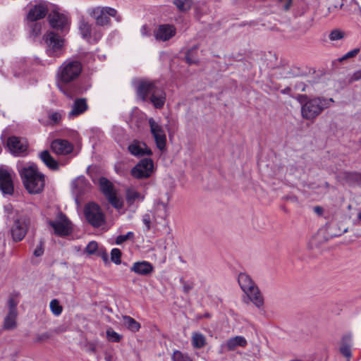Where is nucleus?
<instances>
[{"label":"nucleus","mask_w":361,"mask_h":361,"mask_svg":"<svg viewBox=\"0 0 361 361\" xmlns=\"http://www.w3.org/2000/svg\"><path fill=\"white\" fill-rule=\"evenodd\" d=\"M137 99L142 102L149 101L157 109L164 106L166 94L164 90L155 83L147 79H136L133 82Z\"/></svg>","instance_id":"obj_1"},{"label":"nucleus","mask_w":361,"mask_h":361,"mask_svg":"<svg viewBox=\"0 0 361 361\" xmlns=\"http://www.w3.org/2000/svg\"><path fill=\"white\" fill-rule=\"evenodd\" d=\"M18 172L25 189L30 193L37 194L43 190L44 176L38 170L34 163L21 164L18 166Z\"/></svg>","instance_id":"obj_2"},{"label":"nucleus","mask_w":361,"mask_h":361,"mask_svg":"<svg viewBox=\"0 0 361 361\" xmlns=\"http://www.w3.org/2000/svg\"><path fill=\"white\" fill-rule=\"evenodd\" d=\"M297 101L301 105V114L306 120H313L333 102V99L314 97L309 99L306 94H298Z\"/></svg>","instance_id":"obj_3"},{"label":"nucleus","mask_w":361,"mask_h":361,"mask_svg":"<svg viewBox=\"0 0 361 361\" xmlns=\"http://www.w3.org/2000/svg\"><path fill=\"white\" fill-rule=\"evenodd\" d=\"M81 71L82 65L76 60L67 59L59 67L57 71L58 86L68 97L72 98L73 95L65 90L62 85L68 84L76 80Z\"/></svg>","instance_id":"obj_4"},{"label":"nucleus","mask_w":361,"mask_h":361,"mask_svg":"<svg viewBox=\"0 0 361 361\" xmlns=\"http://www.w3.org/2000/svg\"><path fill=\"white\" fill-rule=\"evenodd\" d=\"M238 283L250 301L257 307L264 304L263 298L252 279L245 273H240L238 277Z\"/></svg>","instance_id":"obj_5"},{"label":"nucleus","mask_w":361,"mask_h":361,"mask_svg":"<svg viewBox=\"0 0 361 361\" xmlns=\"http://www.w3.org/2000/svg\"><path fill=\"white\" fill-rule=\"evenodd\" d=\"M87 13L95 20L97 25L105 26L111 23L110 16L115 18L119 22L121 20L120 16L117 15V11L109 6L90 7L87 9Z\"/></svg>","instance_id":"obj_6"},{"label":"nucleus","mask_w":361,"mask_h":361,"mask_svg":"<svg viewBox=\"0 0 361 361\" xmlns=\"http://www.w3.org/2000/svg\"><path fill=\"white\" fill-rule=\"evenodd\" d=\"M64 53L65 40L63 37L54 32L47 33V56L53 59L49 63H52Z\"/></svg>","instance_id":"obj_7"},{"label":"nucleus","mask_w":361,"mask_h":361,"mask_svg":"<svg viewBox=\"0 0 361 361\" xmlns=\"http://www.w3.org/2000/svg\"><path fill=\"white\" fill-rule=\"evenodd\" d=\"M49 224L53 230V233L56 236L66 237L73 232L71 221L60 211H58L54 220L49 221Z\"/></svg>","instance_id":"obj_8"},{"label":"nucleus","mask_w":361,"mask_h":361,"mask_svg":"<svg viewBox=\"0 0 361 361\" xmlns=\"http://www.w3.org/2000/svg\"><path fill=\"white\" fill-rule=\"evenodd\" d=\"M102 26L93 25L82 19L79 23V30L83 39L89 43H97L102 37L104 32Z\"/></svg>","instance_id":"obj_9"},{"label":"nucleus","mask_w":361,"mask_h":361,"mask_svg":"<svg viewBox=\"0 0 361 361\" xmlns=\"http://www.w3.org/2000/svg\"><path fill=\"white\" fill-rule=\"evenodd\" d=\"M48 14L50 25L57 30H63L68 23V17L60 12V8L55 4L47 3V15Z\"/></svg>","instance_id":"obj_10"},{"label":"nucleus","mask_w":361,"mask_h":361,"mask_svg":"<svg viewBox=\"0 0 361 361\" xmlns=\"http://www.w3.org/2000/svg\"><path fill=\"white\" fill-rule=\"evenodd\" d=\"M154 166L152 159L144 158L131 169L130 175L135 179L149 178L154 173Z\"/></svg>","instance_id":"obj_11"},{"label":"nucleus","mask_w":361,"mask_h":361,"mask_svg":"<svg viewBox=\"0 0 361 361\" xmlns=\"http://www.w3.org/2000/svg\"><path fill=\"white\" fill-rule=\"evenodd\" d=\"M19 300L17 298V294L9 298L8 300V311L4 318L3 328L4 330H13L17 326L18 311L17 305Z\"/></svg>","instance_id":"obj_12"},{"label":"nucleus","mask_w":361,"mask_h":361,"mask_svg":"<svg viewBox=\"0 0 361 361\" xmlns=\"http://www.w3.org/2000/svg\"><path fill=\"white\" fill-rule=\"evenodd\" d=\"M87 221L94 227H99L105 223V216L100 207L94 203H89L85 207Z\"/></svg>","instance_id":"obj_13"},{"label":"nucleus","mask_w":361,"mask_h":361,"mask_svg":"<svg viewBox=\"0 0 361 361\" xmlns=\"http://www.w3.org/2000/svg\"><path fill=\"white\" fill-rule=\"evenodd\" d=\"M71 187L75 202L79 204L82 196L90 191L91 185L85 176H80L72 180Z\"/></svg>","instance_id":"obj_14"},{"label":"nucleus","mask_w":361,"mask_h":361,"mask_svg":"<svg viewBox=\"0 0 361 361\" xmlns=\"http://www.w3.org/2000/svg\"><path fill=\"white\" fill-rule=\"evenodd\" d=\"M99 188L102 193L107 198L109 203L115 208L122 207L121 200L116 196L112 183L106 178L102 177L99 180Z\"/></svg>","instance_id":"obj_15"},{"label":"nucleus","mask_w":361,"mask_h":361,"mask_svg":"<svg viewBox=\"0 0 361 361\" xmlns=\"http://www.w3.org/2000/svg\"><path fill=\"white\" fill-rule=\"evenodd\" d=\"M29 224L30 221L25 216H20L14 221L11 228V235L13 240L18 242L24 238L27 233Z\"/></svg>","instance_id":"obj_16"},{"label":"nucleus","mask_w":361,"mask_h":361,"mask_svg":"<svg viewBox=\"0 0 361 361\" xmlns=\"http://www.w3.org/2000/svg\"><path fill=\"white\" fill-rule=\"evenodd\" d=\"M149 125L157 148L164 150L166 147V136L162 126L153 118H149Z\"/></svg>","instance_id":"obj_17"},{"label":"nucleus","mask_w":361,"mask_h":361,"mask_svg":"<svg viewBox=\"0 0 361 361\" xmlns=\"http://www.w3.org/2000/svg\"><path fill=\"white\" fill-rule=\"evenodd\" d=\"M176 34V27L173 24L164 23L157 26L154 31L156 40L166 42L172 39Z\"/></svg>","instance_id":"obj_18"},{"label":"nucleus","mask_w":361,"mask_h":361,"mask_svg":"<svg viewBox=\"0 0 361 361\" xmlns=\"http://www.w3.org/2000/svg\"><path fill=\"white\" fill-rule=\"evenodd\" d=\"M0 190L3 193L11 195L13 192V174L6 169H0Z\"/></svg>","instance_id":"obj_19"},{"label":"nucleus","mask_w":361,"mask_h":361,"mask_svg":"<svg viewBox=\"0 0 361 361\" xmlns=\"http://www.w3.org/2000/svg\"><path fill=\"white\" fill-rule=\"evenodd\" d=\"M7 147L12 154L20 155L26 152L27 143L24 139L13 136L8 139Z\"/></svg>","instance_id":"obj_20"},{"label":"nucleus","mask_w":361,"mask_h":361,"mask_svg":"<svg viewBox=\"0 0 361 361\" xmlns=\"http://www.w3.org/2000/svg\"><path fill=\"white\" fill-rule=\"evenodd\" d=\"M130 153L135 157H143L152 154V150L143 142L133 140L128 147Z\"/></svg>","instance_id":"obj_21"},{"label":"nucleus","mask_w":361,"mask_h":361,"mask_svg":"<svg viewBox=\"0 0 361 361\" xmlns=\"http://www.w3.org/2000/svg\"><path fill=\"white\" fill-rule=\"evenodd\" d=\"M247 344V340L242 336H236L226 341V343L221 344V350L223 351H233L238 347H245Z\"/></svg>","instance_id":"obj_22"},{"label":"nucleus","mask_w":361,"mask_h":361,"mask_svg":"<svg viewBox=\"0 0 361 361\" xmlns=\"http://www.w3.org/2000/svg\"><path fill=\"white\" fill-rule=\"evenodd\" d=\"M51 147L53 152L59 154H68L73 149L72 144L63 139L54 140L51 142Z\"/></svg>","instance_id":"obj_23"},{"label":"nucleus","mask_w":361,"mask_h":361,"mask_svg":"<svg viewBox=\"0 0 361 361\" xmlns=\"http://www.w3.org/2000/svg\"><path fill=\"white\" fill-rule=\"evenodd\" d=\"M87 109L86 99L84 98L76 99L71 107V110L68 113V118H73L80 116L85 112Z\"/></svg>","instance_id":"obj_24"},{"label":"nucleus","mask_w":361,"mask_h":361,"mask_svg":"<svg viewBox=\"0 0 361 361\" xmlns=\"http://www.w3.org/2000/svg\"><path fill=\"white\" fill-rule=\"evenodd\" d=\"M153 269L152 264L147 261L134 262L130 267V271L143 276L151 274Z\"/></svg>","instance_id":"obj_25"},{"label":"nucleus","mask_w":361,"mask_h":361,"mask_svg":"<svg viewBox=\"0 0 361 361\" xmlns=\"http://www.w3.org/2000/svg\"><path fill=\"white\" fill-rule=\"evenodd\" d=\"M45 16V6L42 2L35 5L32 8L30 9L27 19L31 22L36 21Z\"/></svg>","instance_id":"obj_26"},{"label":"nucleus","mask_w":361,"mask_h":361,"mask_svg":"<svg viewBox=\"0 0 361 361\" xmlns=\"http://www.w3.org/2000/svg\"><path fill=\"white\" fill-rule=\"evenodd\" d=\"M169 215L168 206L164 202H158L154 207V219L157 223H159V220H166Z\"/></svg>","instance_id":"obj_27"},{"label":"nucleus","mask_w":361,"mask_h":361,"mask_svg":"<svg viewBox=\"0 0 361 361\" xmlns=\"http://www.w3.org/2000/svg\"><path fill=\"white\" fill-rule=\"evenodd\" d=\"M191 344L194 348L200 349L207 344V339L204 335L198 331L192 333Z\"/></svg>","instance_id":"obj_28"},{"label":"nucleus","mask_w":361,"mask_h":361,"mask_svg":"<svg viewBox=\"0 0 361 361\" xmlns=\"http://www.w3.org/2000/svg\"><path fill=\"white\" fill-rule=\"evenodd\" d=\"M144 200V195L133 188H128L126 190V200L129 204L136 201L141 202Z\"/></svg>","instance_id":"obj_29"},{"label":"nucleus","mask_w":361,"mask_h":361,"mask_svg":"<svg viewBox=\"0 0 361 361\" xmlns=\"http://www.w3.org/2000/svg\"><path fill=\"white\" fill-rule=\"evenodd\" d=\"M125 326L133 332L137 331L140 328V324L130 316L123 317Z\"/></svg>","instance_id":"obj_30"},{"label":"nucleus","mask_w":361,"mask_h":361,"mask_svg":"<svg viewBox=\"0 0 361 361\" xmlns=\"http://www.w3.org/2000/svg\"><path fill=\"white\" fill-rule=\"evenodd\" d=\"M44 252V243L43 241H40L33 252V257L31 261L33 264H37L39 262L38 258L43 255Z\"/></svg>","instance_id":"obj_31"},{"label":"nucleus","mask_w":361,"mask_h":361,"mask_svg":"<svg viewBox=\"0 0 361 361\" xmlns=\"http://www.w3.org/2000/svg\"><path fill=\"white\" fill-rule=\"evenodd\" d=\"M173 4L181 12H186L190 9L192 0H174Z\"/></svg>","instance_id":"obj_32"},{"label":"nucleus","mask_w":361,"mask_h":361,"mask_svg":"<svg viewBox=\"0 0 361 361\" xmlns=\"http://www.w3.org/2000/svg\"><path fill=\"white\" fill-rule=\"evenodd\" d=\"M63 113L60 111H50L49 114V118L52 125H57L62 121Z\"/></svg>","instance_id":"obj_33"},{"label":"nucleus","mask_w":361,"mask_h":361,"mask_svg":"<svg viewBox=\"0 0 361 361\" xmlns=\"http://www.w3.org/2000/svg\"><path fill=\"white\" fill-rule=\"evenodd\" d=\"M49 307L51 312L55 316L60 315L63 310L62 306L60 305L59 300H57L56 299H54L50 302Z\"/></svg>","instance_id":"obj_34"},{"label":"nucleus","mask_w":361,"mask_h":361,"mask_svg":"<svg viewBox=\"0 0 361 361\" xmlns=\"http://www.w3.org/2000/svg\"><path fill=\"white\" fill-rule=\"evenodd\" d=\"M59 166V163L47 152V167L52 171H58Z\"/></svg>","instance_id":"obj_35"},{"label":"nucleus","mask_w":361,"mask_h":361,"mask_svg":"<svg viewBox=\"0 0 361 361\" xmlns=\"http://www.w3.org/2000/svg\"><path fill=\"white\" fill-rule=\"evenodd\" d=\"M106 333L108 341L111 342H119L121 338V336L111 328L108 329Z\"/></svg>","instance_id":"obj_36"},{"label":"nucleus","mask_w":361,"mask_h":361,"mask_svg":"<svg viewBox=\"0 0 361 361\" xmlns=\"http://www.w3.org/2000/svg\"><path fill=\"white\" fill-rule=\"evenodd\" d=\"M121 252L118 248H114L111 251V261L115 263L116 264H120L121 261Z\"/></svg>","instance_id":"obj_37"},{"label":"nucleus","mask_w":361,"mask_h":361,"mask_svg":"<svg viewBox=\"0 0 361 361\" xmlns=\"http://www.w3.org/2000/svg\"><path fill=\"white\" fill-rule=\"evenodd\" d=\"M173 361H192L190 357L187 354L182 353L181 352L176 350L173 355Z\"/></svg>","instance_id":"obj_38"},{"label":"nucleus","mask_w":361,"mask_h":361,"mask_svg":"<svg viewBox=\"0 0 361 361\" xmlns=\"http://www.w3.org/2000/svg\"><path fill=\"white\" fill-rule=\"evenodd\" d=\"M329 37L331 41L339 40L344 37V33L340 30H334L330 32Z\"/></svg>","instance_id":"obj_39"},{"label":"nucleus","mask_w":361,"mask_h":361,"mask_svg":"<svg viewBox=\"0 0 361 361\" xmlns=\"http://www.w3.org/2000/svg\"><path fill=\"white\" fill-rule=\"evenodd\" d=\"M133 237H134L133 232L129 231L125 235H120L117 236L116 238V243L117 245H121L123 243H124L125 241H126L127 240L131 239Z\"/></svg>","instance_id":"obj_40"},{"label":"nucleus","mask_w":361,"mask_h":361,"mask_svg":"<svg viewBox=\"0 0 361 361\" xmlns=\"http://www.w3.org/2000/svg\"><path fill=\"white\" fill-rule=\"evenodd\" d=\"M142 221L145 225V231H148L152 226V216L149 213L145 214L142 216Z\"/></svg>","instance_id":"obj_41"},{"label":"nucleus","mask_w":361,"mask_h":361,"mask_svg":"<svg viewBox=\"0 0 361 361\" xmlns=\"http://www.w3.org/2000/svg\"><path fill=\"white\" fill-rule=\"evenodd\" d=\"M350 348V345L348 344H342L340 348L341 353L348 359L350 358L352 356Z\"/></svg>","instance_id":"obj_42"},{"label":"nucleus","mask_w":361,"mask_h":361,"mask_svg":"<svg viewBox=\"0 0 361 361\" xmlns=\"http://www.w3.org/2000/svg\"><path fill=\"white\" fill-rule=\"evenodd\" d=\"M196 51L197 48L193 47L186 53L185 59L189 64L195 63L197 62V59L193 57V54Z\"/></svg>","instance_id":"obj_43"},{"label":"nucleus","mask_w":361,"mask_h":361,"mask_svg":"<svg viewBox=\"0 0 361 361\" xmlns=\"http://www.w3.org/2000/svg\"><path fill=\"white\" fill-rule=\"evenodd\" d=\"M359 52H360V49H358V48L350 50V51H348L345 54H344L342 57L338 59V61H343L348 59L355 57Z\"/></svg>","instance_id":"obj_44"},{"label":"nucleus","mask_w":361,"mask_h":361,"mask_svg":"<svg viewBox=\"0 0 361 361\" xmlns=\"http://www.w3.org/2000/svg\"><path fill=\"white\" fill-rule=\"evenodd\" d=\"M41 28L42 26L39 23H35L33 24L32 27L31 35L34 39L37 38L39 36V35L41 32Z\"/></svg>","instance_id":"obj_45"},{"label":"nucleus","mask_w":361,"mask_h":361,"mask_svg":"<svg viewBox=\"0 0 361 361\" xmlns=\"http://www.w3.org/2000/svg\"><path fill=\"white\" fill-rule=\"evenodd\" d=\"M98 247L97 243L95 241H91L86 246V252L92 255L95 252Z\"/></svg>","instance_id":"obj_46"},{"label":"nucleus","mask_w":361,"mask_h":361,"mask_svg":"<svg viewBox=\"0 0 361 361\" xmlns=\"http://www.w3.org/2000/svg\"><path fill=\"white\" fill-rule=\"evenodd\" d=\"M180 281L181 283L183 284V290L184 293H189L193 288V285L192 283L185 281L183 279H180Z\"/></svg>","instance_id":"obj_47"},{"label":"nucleus","mask_w":361,"mask_h":361,"mask_svg":"<svg viewBox=\"0 0 361 361\" xmlns=\"http://www.w3.org/2000/svg\"><path fill=\"white\" fill-rule=\"evenodd\" d=\"M140 34L143 37H150L151 30L147 25H143L140 27Z\"/></svg>","instance_id":"obj_48"},{"label":"nucleus","mask_w":361,"mask_h":361,"mask_svg":"<svg viewBox=\"0 0 361 361\" xmlns=\"http://www.w3.org/2000/svg\"><path fill=\"white\" fill-rule=\"evenodd\" d=\"M279 4L283 6V9L285 11H287L289 9L292 0H277Z\"/></svg>","instance_id":"obj_49"},{"label":"nucleus","mask_w":361,"mask_h":361,"mask_svg":"<svg viewBox=\"0 0 361 361\" xmlns=\"http://www.w3.org/2000/svg\"><path fill=\"white\" fill-rule=\"evenodd\" d=\"M352 339H353V336L351 334H346L343 337L342 344H348V345H351Z\"/></svg>","instance_id":"obj_50"},{"label":"nucleus","mask_w":361,"mask_h":361,"mask_svg":"<svg viewBox=\"0 0 361 361\" xmlns=\"http://www.w3.org/2000/svg\"><path fill=\"white\" fill-rule=\"evenodd\" d=\"M39 157L42 159V161L45 163V150L42 151L39 154Z\"/></svg>","instance_id":"obj_51"},{"label":"nucleus","mask_w":361,"mask_h":361,"mask_svg":"<svg viewBox=\"0 0 361 361\" xmlns=\"http://www.w3.org/2000/svg\"><path fill=\"white\" fill-rule=\"evenodd\" d=\"M314 211L318 213V214H322V209L319 207H314Z\"/></svg>","instance_id":"obj_52"},{"label":"nucleus","mask_w":361,"mask_h":361,"mask_svg":"<svg viewBox=\"0 0 361 361\" xmlns=\"http://www.w3.org/2000/svg\"><path fill=\"white\" fill-rule=\"evenodd\" d=\"M5 210H6L8 212H9L11 210H12V207L11 205L5 206Z\"/></svg>","instance_id":"obj_53"},{"label":"nucleus","mask_w":361,"mask_h":361,"mask_svg":"<svg viewBox=\"0 0 361 361\" xmlns=\"http://www.w3.org/2000/svg\"><path fill=\"white\" fill-rule=\"evenodd\" d=\"M105 360H106V361H111V360H112V357H111V355H106V356L105 357Z\"/></svg>","instance_id":"obj_54"},{"label":"nucleus","mask_w":361,"mask_h":361,"mask_svg":"<svg viewBox=\"0 0 361 361\" xmlns=\"http://www.w3.org/2000/svg\"><path fill=\"white\" fill-rule=\"evenodd\" d=\"M290 90V88H286V89H285V90H282V93H283V94L287 93V92H288Z\"/></svg>","instance_id":"obj_55"},{"label":"nucleus","mask_w":361,"mask_h":361,"mask_svg":"<svg viewBox=\"0 0 361 361\" xmlns=\"http://www.w3.org/2000/svg\"><path fill=\"white\" fill-rule=\"evenodd\" d=\"M358 216V219H359L360 220H361V212H359V214H358V216Z\"/></svg>","instance_id":"obj_56"},{"label":"nucleus","mask_w":361,"mask_h":361,"mask_svg":"<svg viewBox=\"0 0 361 361\" xmlns=\"http://www.w3.org/2000/svg\"><path fill=\"white\" fill-rule=\"evenodd\" d=\"M103 259L104 260L106 261L107 260V255H105L104 257H103Z\"/></svg>","instance_id":"obj_57"},{"label":"nucleus","mask_w":361,"mask_h":361,"mask_svg":"<svg viewBox=\"0 0 361 361\" xmlns=\"http://www.w3.org/2000/svg\"><path fill=\"white\" fill-rule=\"evenodd\" d=\"M290 361H302V360H290Z\"/></svg>","instance_id":"obj_58"}]
</instances>
